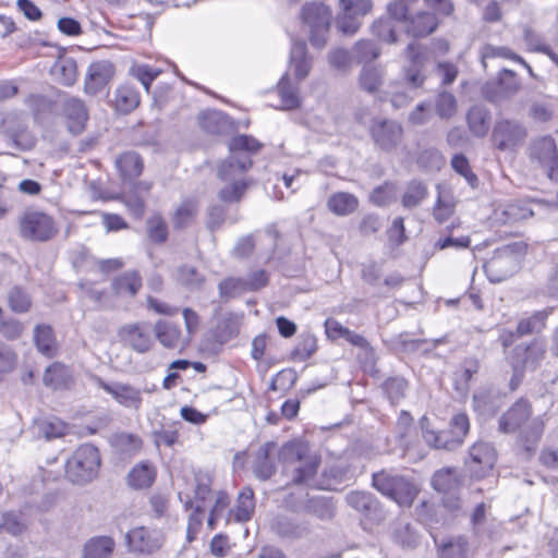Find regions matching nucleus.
I'll return each instance as SVG.
<instances>
[{"label": "nucleus", "mask_w": 558, "mask_h": 558, "mask_svg": "<svg viewBox=\"0 0 558 558\" xmlns=\"http://www.w3.org/2000/svg\"><path fill=\"white\" fill-rule=\"evenodd\" d=\"M354 58L357 63H368L380 56V47L369 39H361L353 47Z\"/></svg>", "instance_id": "nucleus-54"}, {"label": "nucleus", "mask_w": 558, "mask_h": 558, "mask_svg": "<svg viewBox=\"0 0 558 558\" xmlns=\"http://www.w3.org/2000/svg\"><path fill=\"white\" fill-rule=\"evenodd\" d=\"M527 245L514 241L494 250L490 257V283L501 282L513 276L526 255Z\"/></svg>", "instance_id": "nucleus-6"}, {"label": "nucleus", "mask_w": 558, "mask_h": 558, "mask_svg": "<svg viewBox=\"0 0 558 558\" xmlns=\"http://www.w3.org/2000/svg\"><path fill=\"white\" fill-rule=\"evenodd\" d=\"M7 135L16 149L28 150L35 146V137L24 125L19 124L16 128L8 129Z\"/></svg>", "instance_id": "nucleus-53"}, {"label": "nucleus", "mask_w": 558, "mask_h": 558, "mask_svg": "<svg viewBox=\"0 0 558 558\" xmlns=\"http://www.w3.org/2000/svg\"><path fill=\"white\" fill-rule=\"evenodd\" d=\"M34 340L37 350L47 356H52L56 352V339L53 330L48 325H37L34 330Z\"/></svg>", "instance_id": "nucleus-45"}, {"label": "nucleus", "mask_w": 558, "mask_h": 558, "mask_svg": "<svg viewBox=\"0 0 558 558\" xmlns=\"http://www.w3.org/2000/svg\"><path fill=\"white\" fill-rule=\"evenodd\" d=\"M230 156L218 168V178L225 182L219 191L223 202L240 201L245 193L248 181L244 173L252 167L251 154L257 153L262 144L251 135H238L229 142Z\"/></svg>", "instance_id": "nucleus-1"}, {"label": "nucleus", "mask_w": 558, "mask_h": 558, "mask_svg": "<svg viewBox=\"0 0 558 558\" xmlns=\"http://www.w3.org/2000/svg\"><path fill=\"white\" fill-rule=\"evenodd\" d=\"M154 480L155 471L147 463H141L134 466L128 475V482L130 486L137 489L149 487Z\"/></svg>", "instance_id": "nucleus-48"}, {"label": "nucleus", "mask_w": 558, "mask_h": 558, "mask_svg": "<svg viewBox=\"0 0 558 558\" xmlns=\"http://www.w3.org/2000/svg\"><path fill=\"white\" fill-rule=\"evenodd\" d=\"M278 459L283 465V472L291 475L296 485H307L319 489H329V485L315 480L319 466V458L312 453L310 447L300 440L288 441L278 451Z\"/></svg>", "instance_id": "nucleus-2"}, {"label": "nucleus", "mask_w": 558, "mask_h": 558, "mask_svg": "<svg viewBox=\"0 0 558 558\" xmlns=\"http://www.w3.org/2000/svg\"><path fill=\"white\" fill-rule=\"evenodd\" d=\"M300 82H292L289 73H283L278 82L277 90L281 101V108L284 110H293L300 107Z\"/></svg>", "instance_id": "nucleus-29"}, {"label": "nucleus", "mask_w": 558, "mask_h": 558, "mask_svg": "<svg viewBox=\"0 0 558 558\" xmlns=\"http://www.w3.org/2000/svg\"><path fill=\"white\" fill-rule=\"evenodd\" d=\"M218 291L219 296L223 301H228L248 292V289L245 283V278L229 277L219 282Z\"/></svg>", "instance_id": "nucleus-50"}, {"label": "nucleus", "mask_w": 558, "mask_h": 558, "mask_svg": "<svg viewBox=\"0 0 558 558\" xmlns=\"http://www.w3.org/2000/svg\"><path fill=\"white\" fill-rule=\"evenodd\" d=\"M371 31L374 36L385 43L395 44L397 41L395 25L391 19H378L372 24Z\"/></svg>", "instance_id": "nucleus-58"}, {"label": "nucleus", "mask_w": 558, "mask_h": 558, "mask_svg": "<svg viewBox=\"0 0 558 558\" xmlns=\"http://www.w3.org/2000/svg\"><path fill=\"white\" fill-rule=\"evenodd\" d=\"M17 364V354L8 343L0 341V380L11 373Z\"/></svg>", "instance_id": "nucleus-63"}, {"label": "nucleus", "mask_w": 558, "mask_h": 558, "mask_svg": "<svg viewBox=\"0 0 558 558\" xmlns=\"http://www.w3.org/2000/svg\"><path fill=\"white\" fill-rule=\"evenodd\" d=\"M487 112L483 106H474L468 112V124L471 132L476 136H485L488 132L486 122Z\"/></svg>", "instance_id": "nucleus-55"}, {"label": "nucleus", "mask_w": 558, "mask_h": 558, "mask_svg": "<svg viewBox=\"0 0 558 558\" xmlns=\"http://www.w3.org/2000/svg\"><path fill=\"white\" fill-rule=\"evenodd\" d=\"M54 78L64 86H72L77 80V65L73 58L59 59L52 66Z\"/></svg>", "instance_id": "nucleus-36"}, {"label": "nucleus", "mask_w": 558, "mask_h": 558, "mask_svg": "<svg viewBox=\"0 0 558 558\" xmlns=\"http://www.w3.org/2000/svg\"><path fill=\"white\" fill-rule=\"evenodd\" d=\"M551 313V308L537 311L527 318H523L518 323L517 333L518 336H526L531 333L541 332L545 326L546 320Z\"/></svg>", "instance_id": "nucleus-41"}, {"label": "nucleus", "mask_w": 558, "mask_h": 558, "mask_svg": "<svg viewBox=\"0 0 558 558\" xmlns=\"http://www.w3.org/2000/svg\"><path fill=\"white\" fill-rule=\"evenodd\" d=\"M272 531L280 537L296 541L310 534V524L289 515H277L271 523Z\"/></svg>", "instance_id": "nucleus-21"}, {"label": "nucleus", "mask_w": 558, "mask_h": 558, "mask_svg": "<svg viewBox=\"0 0 558 558\" xmlns=\"http://www.w3.org/2000/svg\"><path fill=\"white\" fill-rule=\"evenodd\" d=\"M428 195L426 184L418 180H412L408 183L402 195V206L411 209L417 207Z\"/></svg>", "instance_id": "nucleus-46"}, {"label": "nucleus", "mask_w": 558, "mask_h": 558, "mask_svg": "<svg viewBox=\"0 0 558 558\" xmlns=\"http://www.w3.org/2000/svg\"><path fill=\"white\" fill-rule=\"evenodd\" d=\"M63 112L68 119L69 129L72 133H81L88 119L87 108L84 101L76 97H70L63 102Z\"/></svg>", "instance_id": "nucleus-26"}, {"label": "nucleus", "mask_w": 558, "mask_h": 558, "mask_svg": "<svg viewBox=\"0 0 558 558\" xmlns=\"http://www.w3.org/2000/svg\"><path fill=\"white\" fill-rule=\"evenodd\" d=\"M117 167L123 178H137L143 171V160L134 151L122 154L116 161Z\"/></svg>", "instance_id": "nucleus-42"}, {"label": "nucleus", "mask_w": 558, "mask_h": 558, "mask_svg": "<svg viewBox=\"0 0 558 558\" xmlns=\"http://www.w3.org/2000/svg\"><path fill=\"white\" fill-rule=\"evenodd\" d=\"M558 155L557 145L551 136H543L535 141L531 147V157L541 166Z\"/></svg>", "instance_id": "nucleus-43"}, {"label": "nucleus", "mask_w": 558, "mask_h": 558, "mask_svg": "<svg viewBox=\"0 0 558 558\" xmlns=\"http://www.w3.org/2000/svg\"><path fill=\"white\" fill-rule=\"evenodd\" d=\"M199 124L208 133L218 134L227 126V116L218 110H207L199 114Z\"/></svg>", "instance_id": "nucleus-52"}, {"label": "nucleus", "mask_w": 558, "mask_h": 558, "mask_svg": "<svg viewBox=\"0 0 558 558\" xmlns=\"http://www.w3.org/2000/svg\"><path fill=\"white\" fill-rule=\"evenodd\" d=\"M533 216V210L525 201L517 199L498 205L490 213V230L495 227H509Z\"/></svg>", "instance_id": "nucleus-13"}, {"label": "nucleus", "mask_w": 558, "mask_h": 558, "mask_svg": "<svg viewBox=\"0 0 558 558\" xmlns=\"http://www.w3.org/2000/svg\"><path fill=\"white\" fill-rule=\"evenodd\" d=\"M520 88V81L517 73L509 69L499 71L494 87H490V101L496 98H508L514 95Z\"/></svg>", "instance_id": "nucleus-27"}, {"label": "nucleus", "mask_w": 558, "mask_h": 558, "mask_svg": "<svg viewBox=\"0 0 558 558\" xmlns=\"http://www.w3.org/2000/svg\"><path fill=\"white\" fill-rule=\"evenodd\" d=\"M341 13L337 16V28L343 35L355 34L361 23L359 16L367 14L372 9L369 0H340Z\"/></svg>", "instance_id": "nucleus-11"}, {"label": "nucleus", "mask_w": 558, "mask_h": 558, "mask_svg": "<svg viewBox=\"0 0 558 558\" xmlns=\"http://www.w3.org/2000/svg\"><path fill=\"white\" fill-rule=\"evenodd\" d=\"M116 543L110 536H95L89 538L83 547V558H110Z\"/></svg>", "instance_id": "nucleus-31"}, {"label": "nucleus", "mask_w": 558, "mask_h": 558, "mask_svg": "<svg viewBox=\"0 0 558 558\" xmlns=\"http://www.w3.org/2000/svg\"><path fill=\"white\" fill-rule=\"evenodd\" d=\"M409 65L403 70L404 80L411 88H420L425 82L424 68L429 59L426 48L418 44L411 43L405 50Z\"/></svg>", "instance_id": "nucleus-12"}, {"label": "nucleus", "mask_w": 558, "mask_h": 558, "mask_svg": "<svg viewBox=\"0 0 558 558\" xmlns=\"http://www.w3.org/2000/svg\"><path fill=\"white\" fill-rule=\"evenodd\" d=\"M437 191L438 195L433 216L438 223H444L452 216L456 204L451 194L444 191L439 184L437 185Z\"/></svg>", "instance_id": "nucleus-44"}, {"label": "nucleus", "mask_w": 558, "mask_h": 558, "mask_svg": "<svg viewBox=\"0 0 558 558\" xmlns=\"http://www.w3.org/2000/svg\"><path fill=\"white\" fill-rule=\"evenodd\" d=\"M350 507L361 512L365 519L379 522L384 518L383 509L374 495L365 492H350L345 496Z\"/></svg>", "instance_id": "nucleus-20"}, {"label": "nucleus", "mask_w": 558, "mask_h": 558, "mask_svg": "<svg viewBox=\"0 0 558 558\" xmlns=\"http://www.w3.org/2000/svg\"><path fill=\"white\" fill-rule=\"evenodd\" d=\"M100 462V453L95 446L81 445L66 460L65 475L75 484L89 483L97 476Z\"/></svg>", "instance_id": "nucleus-5"}, {"label": "nucleus", "mask_w": 558, "mask_h": 558, "mask_svg": "<svg viewBox=\"0 0 558 558\" xmlns=\"http://www.w3.org/2000/svg\"><path fill=\"white\" fill-rule=\"evenodd\" d=\"M304 513H310L322 520H329L335 515L332 504L325 497L307 496Z\"/></svg>", "instance_id": "nucleus-51"}, {"label": "nucleus", "mask_w": 558, "mask_h": 558, "mask_svg": "<svg viewBox=\"0 0 558 558\" xmlns=\"http://www.w3.org/2000/svg\"><path fill=\"white\" fill-rule=\"evenodd\" d=\"M543 354L544 350L537 342H532L529 345L520 344L513 349L511 362L513 373L509 383L511 391L517 390L522 383L524 369L527 367L535 368Z\"/></svg>", "instance_id": "nucleus-10"}, {"label": "nucleus", "mask_w": 558, "mask_h": 558, "mask_svg": "<svg viewBox=\"0 0 558 558\" xmlns=\"http://www.w3.org/2000/svg\"><path fill=\"white\" fill-rule=\"evenodd\" d=\"M312 70V58L307 53V47L304 40L292 43L288 69L284 73L289 76L293 74L298 82L304 81Z\"/></svg>", "instance_id": "nucleus-19"}, {"label": "nucleus", "mask_w": 558, "mask_h": 558, "mask_svg": "<svg viewBox=\"0 0 558 558\" xmlns=\"http://www.w3.org/2000/svg\"><path fill=\"white\" fill-rule=\"evenodd\" d=\"M153 331L160 344L167 349H183L189 343V339L183 338L180 327L171 322L159 319Z\"/></svg>", "instance_id": "nucleus-23"}, {"label": "nucleus", "mask_w": 558, "mask_h": 558, "mask_svg": "<svg viewBox=\"0 0 558 558\" xmlns=\"http://www.w3.org/2000/svg\"><path fill=\"white\" fill-rule=\"evenodd\" d=\"M113 74L114 65L110 61L90 63L84 81V92L87 95H97L108 85Z\"/></svg>", "instance_id": "nucleus-17"}, {"label": "nucleus", "mask_w": 558, "mask_h": 558, "mask_svg": "<svg viewBox=\"0 0 558 558\" xmlns=\"http://www.w3.org/2000/svg\"><path fill=\"white\" fill-rule=\"evenodd\" d=\"M532 405L529 400L520 398L499 420V429L505 433L515 432L531 416Z\"/></svg>", "instance_id": "nucleus-22"}, {"label": "nucleus", "mask_w": 558, "mask_h": 558, "mask_svg": "<svg viewBox=\"0 0 558 558\" xmlns=\"http://www.w3.org/2000/svg\"><path fill=\"white\" fill-rule=\"evenodd\" d=\"M413 96L407 90L403 84L399 82L390 83L381 94L378 95L379 101H390L395 109H400L408 106Z\"/></svg>", "instance_id": "nucleus-34"}, {"label": "nucleus", "mask_w": 558, "mask_h": 558, "mask_svg": "<svg viewBox=\"0 0 558 558\" xmlns=\"http://www.w3.org/2000/svg\"><path fill=\"white\" fill-rule=\"evenodd\" d=\"M300 20L303 32L314 48L322 49L326 46L330 24L331 11L322 2L305 3L300 12Z\"/></svg>", "instance_id": "nucleus-4"}, {"label": "nucleus", "mask_w": 558, "mask_h": 558, "mask_svg": "<svg viewBox=\"0 0 558 558\" xmlns=\"http://www.w3.org/2000/svg\"><path fill=\"white\" fill-rule=\"evenodd\" d=\"M408 387V381L400 376L390 377L383 384V389L392 404L398 403L405 397Z\"/></svg>", "instance_id": "nucleus-57"}, {"label": "nucleus", "mask_w": 558, "mask_h": 558, "mask_svg": "<svg viewBox=\"0 0 558 558\" xmlns=\"http://www.w3.org/2000/svg\"><path fill=\"white\" fill-rule=\"evenodd\" d=\"M369 135L377 148L392 151L402 142L403 128L396 120L376 118L369 125Z\"/></svg>", "instance_id": "nucleus-8"}, {"label": "nucleus", "mask_w": 558, "mask_h": 558, "mask_svg": "<svg viewBox=\"0 0 558 558\" xmlns=\"http://www.w3.org/2000/svg\"><path fill=\"white\" fill-rule=\"evenodd\" d=\"M142 287V279L136 271H128L117 277L112 289L117 295L134 296Z\"/></svg>", "instance_id": "nucleus-39"}, {"label": "nucleus", "mask_w": 558, "mask_h": 558, "mask_svg": "<svg viewBox=\"0 0 558 558\" xmlns=\"http://www.w3.org/2000/svg\"><path fill=\"white\" fill-rule=\"evenodd\" d=\"M461 483V476L457 468H444L435 472L432 478L433 487L444 494L454 492Z\"/></svg>", "instance_id": "nucleus-32"}, {"label": "nucleus", "mask_w": 558, "mask_h": 558, "mask_svg": "<svg viewBox=\"0 0 558 558\" xmlns=\"http://www.w3.org/2000/svg\"><path fill=\"white\" fill-rule=\"evenodd\" d=\"M439 558H466V541L463 536L438 541L434 537Z\"/></svg>", "instance_id": "nucleus-37"}, {"label": "nucleus", "mask_w": 558, "mask_h": 558, "mask_svg": "<svg viewBox=\"0 0 558 558\" xmlns=\"http://www.w3.org/2000/svg\"><path fill=\"white\" fill-rule=\"evenodd\" d=\"M71 375L69 368L61 363H53L46 368L44 374V384L53 389H60L66 386Z\"/></svg>", "instance_id": "nucleus-47"}, {"label": "nucleus", "mask_w": 558, "mask_h": 558, "mask_svg": "<svg viewBox=\"0 0 558 558\" xmlns=\"http://www.w3.org/2000/svg\"><path fill=\"white\" fill-rule=\"evenodd\" d=\"M385 76L386 70L383 65H364L359 75L360 86L378 99V95L384 90L380 86Z\"/></svg>", "instance_id": "nucleus-28"}, {"label": "nucleus", "mask_w": 558, "mask_h": 558, "mask_svg": "<svg viewBox=\"0 0 558 558\" xmlns=\"http://www.w3.org/2000/svg\"><path fill=\"white\" fill-rule=\"evenodd\" d=\"M177 280L185 289L196 291L202 289L205 277L193 266H181L177 271Z\"/></svg>", "instance_id": "nucleus-49"}, {"label": "nucleus", "mask_w": 558, "mask_h": 558, "mask_svg": "<svg viewBox=\"0 0 558 558\" xmlns=\"http://www.w3.org/2000/svg\"><path fill=\"white\" fill-rule=\"evenodd\" d=\"M526 129L517 120H501L495 124L493 141L498 149H510L526 137Z\"/></svg>", "instance_id": "nucleus-14"}, {"label": "nucleus", "mask_w": 558, "mask_h": 558, "mask_svg": "<svg viewBox=\"0 0 558 558\" xmlns=\"http://www.w3.org/2000/svg\"><path fill=\"white\" fill-rule=\"evenodd\" d=\"M276 450L277 444L274 441H267L260 446L255 453L253 472L258 480L267 481L275 474L276 465L271 460V456Z\"/></svg>", "instance_id": "nucleus-25"}, {"label": "nucleus", "mask_w": 558, "mask_h": 558, "mask_svg": "<svg viewBox=\"0 0 558 558\" xmlns=\"http://www.w3.org/2000/svg\"><path fill=\"white\" fill-rule=\"evenodd\" d=\"M153 328L149 323L138 322L124 325L120 331V338L137 353H145L154 345Z\"/></svg>", "instance_id": "nucleus-15"}, {"label": "nucleus", "mask_w": 558, "mask_h": 558, "mask_svg": "<svg viewBox=\"0 0 558 558\" xmlns=\"http://www.w3.org/2000/svg\"><path fill=\"white\" fill-rule=\"evenodd\" d=\"M544 432V423L534 418L529 426L521 432L520 434V441L522 444V447L524 451L527 453V456H532L537 448V445L542 438Z\"/></svg>", "instance_id": "nucleus-40"}, {"label": "nucleus", "mask_w": 558, "mask_h": 558, "mask_svg": "<svg viewBox=\"0 0 558 558\" xmlns=\"http://www.w3.org/2000/svg\"><path fill=\"white\" fill-rule=\"evenodd\" d=\"M98 385L107 393L111 395L112 398L121 405L138 410L142 405V391L129 384L112 383L108 384L102 379L98 378Z\"/></svg>", "instance_id": "nucleus-18"}, {"label": "nucleus", "mask_w": 558, "mask_h": 558, "mask_svg": "<svg viewBox=\"0 0 558 558\" xmlns=\"http://www.w3.org/2000/svg\"><path fill=\"white\" fill-rule=\"evenodd\" d=\"M114 105L118 111L129 113L140 105V94L129 84L121 85L116 90Z\"/></svg>", "instance_id": "nucleus-38"}, {"label": "nucleus", "mask_w": 558, "mask_h": 558, "mask_svg": "<svg viewBox=\"0 0 558 558\" xmlns=\"http://www.w3.org/2000/svg\"><path fill=\"white\" fill-rule=\"evenodd\" d=\"M420 424L426 445L434 449L448 451L456 450L462 446L470 428L469 417L464 413H458L452 416L448 430L438 432L430 428L429 420L426 416L421 418Z\"/></svg>", "instance_id": "nucleus-3"}, {"label": "nucleus", "mask_w": 558, "mask_h": 558, "mask_svg": "<svg viewBox=\"0 0 558 558\" xmlns=\"http://www.w3.org/2000/svg\"><path fill=\"white\" fill-rule=\"evenodd\" d=\"M160 73L161 71L159 69L148 64H135L130 69V74L140 81L147 92Z\"/></svg>", "instance_id": "nucleus-59"}, {"label": "nucleus", "mask_w": 558, "mask_h": 558, "mask_svg": "<svg viewBox=\"0 0 558 558\" xmlns=\"http://www.w3.org/2000/svg\"><path fill=\"white\" fill-rule=\"evenodd\" d=\"M21 235L28 240L47 241L57 232L53 219L45 213L26 211L20 219Z\"/></svg>", "instance_id": "nucleus-9"}, {"label": "nucleus", "mask_w": 558, "mask_h": 558, "mask_svg": "<svg viewBox=\"0 0 558 558\" xmlns=\"http://www.w3.org/2000/svg\"><path fill=\"white\" fill-rule=\"evenodd\" d=\"M317 350V340L313 335H305L292 351L294 360L304 362L310 359Z\"/></svg>", "instance_id": "nucleus-61"}, {"label": "nucleus", "mask_w": 558, "mask_h": 558, "mask_svg": "<svg viewBox=\"0 0 558 558\" xmlns=\"http://www.w3.org/2000/svg\"><path fill=\"white\" fill-rule=\"evenodd\" d=\"M66 424L56 416H43L33 421L29 432L33 438L51 440L65 435Z\"/></svg>", "instance_id": "nucleus-24"}, {"label": "nucleus", "mask_w": 558, "mask_h": 558, "mask_svg": "<svg viewBox=\"0 0 558 558\" xmlns=\"http://www.w3.org/2000/svg\"><path fill=\"white\" fill-rule=\"evenodd\" d=\"M373 486L402 507L411 506L417 494V489L411 481L386 471L373 475Z\"/></svg>", "instance_id": "nucleus-7"}, {"label": "nucleus", "mask_w": 558, "mask_h": 558, "mask_svg": "<svg viewBox=\"0 0 558 558\" xmlns=\"http://www.w3.org/2000/svg\"><path fill=\"white\" fill-rule=\"evenodd\" d=\"M8 304L12 312L24 314L31 310L32 299L21 287H13L8 292Z\"/></svg>", "instance_id": "nucleus-56"}, {"label": "nucleus", "mask_w": 558, "mask_h": 558, "mask_svg": "<svg viewBox=\"0 0 558 558\" xmlns=\"http://www.w3.org/2000/svg\"><path fill=\"white\" fill-rule=\"evenodd\" d=\"M255 511L254 492L250 487L243 488L236 500L232 513L236 522H247L252 519Z\"/></svg>", "instance_id": "nucleus-35"}, {"label": "nucleus", "mask_w": 558, "mask_h": 558, "mask_svg": "<svg viewBox=\"0 0 558 558\" xmlns=\"http://www.w3.org/2000/svg\"><path fill=\"white\" fill-rule=\"evenodd\" d=\"M163 533L158 529L138 526L126 534L130 547L138 553L151 554L158 550L163 544Z\"/></svg>", "instance_id": "nucleus-16"}, {"label": "nucleus", "mask_w": 558, "mask_h": 558, "mask_svg": "<svg viewBox=\"0 0 558 558\" xmlns=\"http://www.w3.org/2000/svg\"><path fill=\"white\" fill-rule=\"evenodd\" d=\"M438 25L436 16L430 12H418L407 21L405 32L413 37L432 34Z\"/></svg>", "instance_id": "nucleus-30"}, {"label": "nucleus", "mask_w": 558, "mask_h": 558, "mask_svg": "<svg viewBox=\"0 0 558 558\" xmlns=\"http://www.w3.org/2000/svg\"><path fill=\"white\" fill-rule=\"evenodd\" d=\"M328 63L332 69L344 73L351 69L352 57L349 50L336 48L329 51Z\"/></svg>", "instance_id": "nucleus-64"}, {"label": "nucleus", "mask_w": 558, "mask_h": 558, "mask_svg": "<svg viewBox=\"0 0 558 558\" xmlns=\"http://www.w3.org/2000/svg\"><path fill=\"white\" fill-rule=\"evenodd\" d=\"M357 206V197L347 192H337L330 195L327 201L328 209L337 216L351 215L356 210Z\"/></svg>", "instance_id": "nucleus-33"}, {"label": "nucleus", "mask_w": 558, "mask_h": 558, "mask_svg": "<svg viewBox=\"0 0 558 558\" xmlns=\"http://www.w3.org/2000/svg\"><path fill=\"white\" fill-rule=\"evenodd\" d=\"M196 215V205L192 201H184L177 208L173 215V225L177 229H182L189 226Z\"/></svg>", "instance_id": "nucleus-62"}, {"label": "nucleus", "mask_w": 558, "mask_h": 558, "mask_svg": "<svg viewBox=\"0 0 558 558\" xmlns=\"http://www.w3.org/2000/svg\"><path fill=\"white\" fill-rule=\"evenodd\" d=\"M147 233L155 243H163L168 238V229L163 218L155 214L147 219Z\"/></svg>", "instance_id": "nucleus-60"}]
</instances>
